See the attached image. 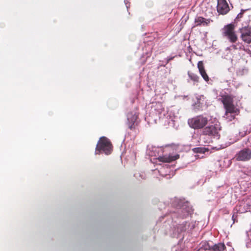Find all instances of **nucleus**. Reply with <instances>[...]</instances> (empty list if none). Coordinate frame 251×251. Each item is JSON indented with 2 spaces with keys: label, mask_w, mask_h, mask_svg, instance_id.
Listing matches in <instances>:
<instances>
[{
  "label": "nucleus",
  "mask_w": 251,
  "mask_h": 251,
  "mask_svg": "<svg viewBox=\"0 0 251 251\" xmlns=\"http://www.w3.org/2000/svg\"><path fill=\"white\" fill-rule=\"evenodd\" d=\"M112 150V145L110 140L105 137L100 138L96 148L95 153L103 151L105 154H110Z\"/></svg>",
  "instance_id": "1"
},
{
  "label": "nucleus",
  "mask_w": 251,
  "mask_h": 251,
  "mask_svg": "<svg viewBox=\"0 0 251 251\" xmlns=\"http://www.w3.org/2000/svg\"><path fill=\"white\" fill-rule=\"evenodd\" d=\"M208 123V119L202 115H199L189 119L188 124L189 126L194 129H199L203 128Z\"/></svg>",
  "instance_id": "2"
},
{
  "label": "nucleus",
  "mask_w": 251,
  "mask_h": 251,
  "mask_svg": "<svg viewBox=\"0 0 251 251\" xmlns=\"http://www.w3.org/2000/svg\"><path fill=\"white\" fill-rule=\"evenodd\" d=\"M138 113L135 111H130L127 114V125L130 130L135 129L138 126Z\"/></svg>",
  "instance_id": "3"
},
{
  "label": "nucleus",
  "mask_w": 251,
  "mask_h": 251,
  "mask_svg": "<svg viewBox=\"0 0 251 251\" xmlns=\"http://www.w3.org/2000/svg\"><path fill=\"white\" fill-rule=\"evenodd\" d=\"M224 37H226L229 42L232 44L229 47L227 48V49L242 50L244 49V47L242 43L239 42L236 43L238 38L235 32L225 36Z\"/></svg>",
  "instance_id": "4"
},
{
  "label": "nucleus",
  "mask_w": 251,
  "mask_h": 251,
  "mask_svg": "<svg viewBox=\"0 0 251 251\" xmlns=\"http://www.w3.org/2000/svg\"><path fill=\"white\" fill-rule=\"evenodd\" d=\"M220 130V128L217 125H211L210 126H206L203 129L202 134L219 139L220 136L219 133Z\"/></svg>",
  "instance_id": "5"
},
{
  "label": "nucleus",
  "mask_w": 251,
  "mask_h": 251,
  "mask_svg": "<svg viewBox=\"0 0 251 251\" xmlns=\"http://www.w3.org/2000/svg\"><path fill=\"white\" fill-rule=\"evenodd\" d=\"M236 161H248L251 159V150L245 148L238 152L234 156Z\"/></svg>",
  "instance_id": "6"
},
{
  "label": "nucleus",
  "mask_w": 251,
  "mask_h": 251,
  "mask_svg": "<svg viewBox=\"0 0 251 251\" xmlns=\"http://www.w3.org/2000/svg\"><path fill=\"white\" fill-rule=\"evenodd\" d=\"M220 97L218 99L222 102L225 110H234L232 97L226 94L221 95Z\"/></svg>",
  "instance_id": "7"
},
{
  "label": "nucleus",
  "mask_w": 251,
  "mask_h": 251,
  "mask_svg": "<svg viewBox=\"0 0 251 251\" xmlns=\"http://www.w3.org/2000/svg\"><path fill=\"white\" fill-rule=\"evenodd\" d=\"M217 9L218 12L222 15L226 14L230 10L226 0H217Z\"/></svg>",
  "instance_id": "8"
},
{
  "label": "nucleus",
  "mask_w": 251,
  "mask_h": 251,
  "mask_svg": "<svg viewBox=\"0 0 251 251\" xmlns=\"http://www.w3.org/2000/svg\"><path fill=\"white\" fill-rule=\"evenodd\" d=\"M241 37L243 41L250 44L251 43V26H245L240 29Z\"/></svg>",
  "instance_id": "9"
},
{
  "label": "nucleus",
  "mask_w": 251,
  "mask_h": 251,
  "mask_svg": "<svg viewBox=\"0 0 251 251\" xmlns=\"http://www.w3.org/2000/svg\"><path fill=\"white\" fill-rule=\"evenodd\" d=\"M197 101L193 104L195 108H206L207 102L205 97L203 95H197L196 96Z\"/></svg>",
  "instance_id": "10"
},
{
  "label": "nucleus",
  "mask_w": 251,
  "mask_h": 251,
  "mask_svg": "<svg viewBox=\"0 0 251 251\" xmlns=\"http://www.w3.org/2000/svg\"><path fill=\"white\" fill-rule=\"evenodd\" d=\"M179 158V155L178 154L175 155L165 154L160 156L157 159L159 161L164 163H171L174 161Z\"/></svg>",
  "instance_id": "11"
},
{
  "label": "nucleus",
  "mask_w": 251,
  "mask_h": 251,
  "mask_svg": "<svg viewBox=\"0 0 251 251\" xmlns=\"http://www.w3.org/2000/svg\"><path fill=\"white\" fill-rule=\"evenodd\" d=\"M240 111H226L224 118L227 122L232 121L234 120L236 115H238Z\"/></svg>",
  "instance_id": "12"
},
{
  "label": "nucleus",
  "mask_w": 251,
  "mask_h": 251,
  "mask_svg": "<svg viewBox=\"0 0 251 251\" xmlns=\"http://www.w3.org/2000/svg\"><path fill=\"white\" fill-rule=\"evenodd\" d=\"M198 68L202 78L206 81H208L209 80V77L205 71L202 61H200L198 62Z\"/></svg>",
  "instance_id": "13"
},
{
  "label": "nucleus",
  "mask_w": 251,
  "mask_h": 251,
  "mask_svg": "<svg viewBox=\"0 0 251 251\" xmlns=\"http://www.w3.org/2000/svg\"><path fill=\"white\" fill-rule=\"evenodd\" d=\"M212 21L210 19H205L202 17H198L195 18V23L196 25H207Z\"/></svg>",
  "instance_id": "14"
},
{
  "label": "nucleus",
  "mask_w": 251,
  "mask_h": 251,
  "mask_svg": "<svg viewBox=\"0 0 251 251\" xmlns=\"http://www.w3.org/2000/svg\"><path fill=\"white\" fill-rule=\"evenodd\" d=\"M235 26L233 24L230 23L225 25L223 28V35L226 36L235 32Z\"/></svg>",
  "instance_id": "15"
},
{
  "label": "nucleus",
  "mask_w": 251,
  "mask_h": 251,
  "mask_svg": "<svg viewBox=\"0 0 251 251\" xmlns=\"http://www.w3.org/2000/svg\"><path fill=\"white\" fill-rule=\"evenodd\" d=\"M212 251H226V247L224 243H219L212 247Z\"/></svg>",
  "instance_id": "16"
},
{
  "label": "nucleus",
  "mask_w": 251,
  "mask_h": 251,
  "mask_svg": "<svg viewBox=\"0 0 251 251\" xmlns=\"http://www.w3.org/2000/svg\"><path fill=\"white\" fill-rule=\"evenodd\" d=\"M248 69L245 67L239 68L236 71V74L239 76H242L247 74Z\"/></svg>",
  "instance_id": "17"
},
{
  "label": "nucleus",
  "mask_w": 251,
  "mask_h": 251,
  "mask_svg": "<svg viewBox=\"0 0 251 251\" xmlns=\"http://www.w3.org/2000/svg\"><path fill=\"white\" fill-rule=\"evenodd\" d=\"M208 242H204L202 245L201 248H203L204 250H209L212 251V247Z\"/></svg>",
  "instance_id": "18"
},
{
  "label": "nucleus",
  "mask_w": 251,
  "mask_h": 251,
  "mask_svg": "<svg viewBox=\"0 0 251 251\" xmlns=\"http://www.w3.org/2000/svg\"><path fill=\"white\" fill-rule=\"evenodd\" d=\"M188 75L189 77L192 79V80L194 81H198L199 79V76H197L196 75L188 72Z\"/></svg>",
  "instance_id": "19"
},
{
  "label": "nucleus",
  "mask_w": 251,
  "mask_h": 251,
  "mask_svg": "<svg viewBox=\"0 0 251 251\" xmlns=\"http://www.w3.org/2000/svg\"><path fill=\"white\" fill-rule=\"evenodd\" d=\"M246 10L242 9L241 10V12L237 15L236 19H238L241 18L242 17L244 13L245 12Z\"/></svg>",
  "instance_id": "20"
},
{
  "label": "nucleus",
  "mask_w": 251,
  "mask_h": 251,
  "mask_svg": "<svg viewBox=\"0 0 251 251\" xmlns=\"http://www.w3.org/2000/svg\"><path fill=\"white\" fill-rule=\"evenodd\" d=\"M237 213L234 212L232 216V220L233 221V223H235V222H237Z\"/></svg>",
  "instance_id": "21"
},
{
  "label": "nucleus",
  "mask_w": 251,
  "mask_h": 251,
  "mask_svg": "<svg viewBox=\"0 0 251 251\" xmlns=\"http://www.w3.org/2000/svg\"><path fill=\"white\" fill-rule=\"evenodd\" d=\"M174 57H169L165 59V65H163V66H165V65L167 64L170 61L172 60L174 58Z\"/></svg>",
  "instance_id": "22"
},
{
  "label": "nucleus",
  "mask_w": 251,
  "mask_h": 251,
  "mask_svg": "<svg viewBox=\"0 0 251 251\" xmlns=\"http://www.w3.org/2000/svg\"><path fill=\"white\" fill-rule=\"evenodd\" d=\"M124 2H125V4L126 6V7L127 8V9L128 10L129 7V4H128V0H124Z\"/></svg>",
  "instance_id": "23"
},
{
  "label": "nucleus",
  "mask_w": 251,
  "mask_h": 251,
  "mask_svg": "<svg viewBox=\"0 0 251 251\" xmlns=\"http://www.w3.org/2000/svg\"><path fill=\"white\" fill-rule=\"evenodd\" d=\"M178 97L180 98H182L183 100H184L185 98H187L188 97L187 96H178Z\"/></svg>",
  "instance_id": "24"
},
{
  "label": "nucleus",
  "mask_w": 251,
  "mask_h": 251,
  "mask_svg": "<svg viewBox=\"0 0 251 251\" xmlns=\"http://www.w3.org/2000/svg\"><path fill=\"white\" fill-rule=\"evenodd\" d=\"M163 65H165V60L164 61H162V63L160 64V66H163Z\"/></svg>",
  "instance_id": "25"
},
{
  "label": "nucleus",
  "mask_w": 251,
  "mask_h": 251,
  "mask_svg": "<svg viewBox=\"0 0 251 251\" xmlns=\"http://www.w3.org/2000/svg\"><path fill=\"white\" fill-rule=\"evenodd\" d=\"M172 146H174L175 148H177L178 147V145H175V144H172Z\"/></svg>",
  "instance_id": "26"
},
{
  "label": "nucleus",
  "mask_w": 251,
  "mask_h": 251,
  "mask_svg": "<svg viewBox=\"0 0 251 251\" xmlns=\"http://www.w3.org/2000/svg\"><path fill=\"white\" fill-rule=\"evenodd\" d=\"M213 91H214L215 93H216V90H214Z\"/></svg>",
  "instance_id": "27"
}]
</instances>
